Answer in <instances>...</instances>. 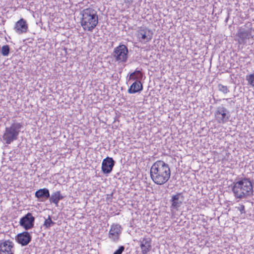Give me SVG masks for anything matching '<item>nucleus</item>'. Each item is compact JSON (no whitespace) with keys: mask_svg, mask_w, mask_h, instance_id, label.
Instances as JSON below:
<instances>
[{"mask_svg":"<svg viewBox=\"0 0 254 254\" xmlns=\"http://www.w3.org/2000/svg\"><path fill=\"white\" fill-rule=\"evenodd\" d=\"M150 174L152 180L155 184L162 185L165 184L170 178V168L169 165L163 161L158 160L151 166Z\"/></svg>","mask_w":254,"mask_h":254,"instance_id":"nucleus-1","label":"nucleus"},{"mask_svg":"<svg viewBox=\"0 0 254 254\" xmlns=\"http://www.w3.org/2000/svg\"><path fill=\"white\" fill-rule=\"evenodd\" d=\"M233 185L232 190L236 198H245L253 195V185L250 179L243 178Z\"/></svg>","mask_w":254,"mask_h":254,"instance_id":"nucleus-2","label":"nucleus"},{"mask_svg":"<svg viewBox=\"0 0 254 254\" xmlns=\"http://www.w3.org/2000/svg\"><path fill=\"white\" fill-rule=\"evenodd\" d=\"M81 25L84 30L92 31L98 23V16L96 10L87 8L81 11Z\"/></svg>","mask_w":254,"mask_h":254,"instance_id":"nucleus-3","label":"nucleus"},{"mask_svg":"<svg viewBox=\"0 0 254 254\" xmlns=\"http://www.w3.org/2000/svg\"><path fill=\"white\" fill-rule=\"evenodd\" d=\"M22 127V125L21 123L14 122L9 127H6L2 136V139L5 143L9 144L16 140Z\"/></svg>","mask_w":254,"mask_h":254,"instance_id":"nucleus-4","label":"nucleus"},{"mask_svg":"<svg viewBox=\"0 0 254 254\" xmlns=\"http://www.w3.org/2000/svg\"><path fill=\"white\" fill-rule=\"evenodd\" d=\"M128 50L127 47L123 44L115 48L113 53V57L115 62L120 63H125L128 59Z\"/></svg>","mask_w":254,"mask_h":254,"instance_id":"nucleus-5","label":"nucleus"},{"mask_svg":"<svg viewBox=\"0 0 254 254\" xmlns=\"http://www.w3.org/2000/svg\"><path fill=\"white\" fill-rule=\"evenodd\" d=\"M214 115L216 121L219 124H224L227 122L231 117L228 110L222 106H219L216 108Z\"/></svg>","mask_w":254,"mask_h":254,"instance_id":"nucleus-6","label":"nucleus"},{"mask_svg":"<svg viewBox=\"0 0 254 254\" xmlns=\"http://www.w3.org/2000/svg\"><path fill=\"white\" fill-rule=\"evenodd\" d=\"M34 221L35 217L32 216L31 213L29 212L21 218L19 224L25 230H28L33 228Z\"/></svg>","mask_w":254,"mask_h":254,"instance_id":"nucleus-7","label":"nucleus"},{"mask_svg":"<svg viewBox=\"0 0 254 254\" xmlns=\"http://www.w3.org/2000/svg\"><path fill=\"white\" fill-rule=\"evenodd\" d=\"M251 28L246 29L245 28H240L237 34L238 37V42L240 44H245L246 40L252 38Z\"/></svg>","mask_w":254,"mask_h":254,"instance_id":"nucleus-8","label":"nucleus"},{"mask_svg":"<svg viewBox=\"0 0 254 254\" xmlns=\"http://www.w3.org/2000/svg\"><path fill=\"white\" fill-rule=\"evenodd\" d=\"M153 36V32L145 27H141L137 31V37L140 41L147 42L150 41Z\"/></svg>","mask_w":254,"mask_h":254,"instance_id":"nucleus-9","label":"nucleus"},{"mask_svg":"<svg viewBox=\"0 0 254 254\" xmlns=\"http://www.w3.org/2000/svg\"><path fill=\"white\" fill-rule=\"evenodd\" d=\"M16 242L22 246L28 245L32 240V236L27 231L18 234L15 237Z\"/></svg>","mask_w":254,"mask_h":254,"instance_id":"nucleus-10","label":"nucleus"},{"mask_svg":"<svg viewBox=\"0 0 254 254\" xmlns=\"http://www.w3.org/2000/svg\"><path fill=\"white\" fill-rule=\"evenodd\" d=\"M115 162L114 159L109 157H107L103 159L102 163V171L104 174L110 173L114 166Z\"/></svg>","mask_w":254,"mask_h":254,"instance_id":"nucleus-11","label":"nucleus"},{"mask_svg":"<svg viewBox=\"0 0 254 254\" xmlns=\"http://www.w3.org/2000/svg\"><path fill=\"white\" fill-rule=\"evenodd\" d=\"M14 245L10 240H6L0 243V254H14Z\"/></svg>","mask_w":254,"mask_h":254,"instance_id":"nucleus-12","label":"nucleus"},{"mask_svg":"<svg viewBox=\"0 0 254 254\" xmlns=\"http://www.w3.org/2000/svg\"><path fill=\"white\" fill-rule=\"evenodd\" d=\"M184 200V196L182 193H177L172 196L171 202V208L174 209L178 210L182 205Z\"/></svg>","mask_w":254,"mask_h":254,"instance_id":"nucleus-13","label":"nucleus"},{"mask_svg":"<svg viewBox=\"0 0 254 254\" xmlns=\"http://www.w3.org/2000/svg\"><path fill=\"white\" fill-rule=\"evenodd\" d=\"M122 232V227L119 224L112 225L109 233V237L113 241H117L119 239L120 235Z\"/></svg>","mask_w":254,"mask_h":254,"instance_id":"nucleus-14","label":"nucleus"},{"mask_svg":"<svg viewBox=\"0 0 254 254\" xmlns=\"http://www.w3.org/2000/svg\"><path fill=\"white\" fill-rule=\"evenodd\" d=\"M14 30L19 34L26 33L28 30V24L26 21L23 18L16 22Z\"/></svg>","mask_w":254,"mask_h":254,"instance_id":"nucleus-15","label":"nucleus"},{"mask_svg":"<svg viewBox=\"0 0 254 254\" xmlns=\"http://www.w3.org/2000/svg\"><path fill=\"white\" fill-rule=\"evenodd\" d=\"M140 248L143 254H147L151 249V240L150 238H143L140 241Z\"/></svg>","mask_w":254,"mask_h":254,"instance_id":"nucleus-16","label":"nucleus"},{"mask_svg":"<svg viewBox=\"0 0 254 254\" xmlns=\"http://www.w3.org/2000/svg\"><path fill=\"white\" fill-rule=\"evenodd\" d=\"M36 197L43 201V199L50 197V192L48 189L44 188L37 190L35 193Z\"/></svg>","mask_w":254,"mask_h":254,"instance_id":"nucleus-17","label":"nucleus"},{"mask_svg":"<svg viewBox=\"0 0 254 254\" xmlns=\"http://www.w3.org/2000/svg\"><path fill=\"white\" fill-rule=\"evenodd\" d=\"M142 89L143 86L140 81H135L128 89V92L130 94H133L141 91Z\"/></svg>","mask_w":254,"mask_h":254,"instance_id":"nucleus-18","label":"nucleus"},{"mask_svg":"<svg viewBox=\"0 0 254 254\" xmlns=\"http://www.w3.org/2000/svg\"><path fill=\"white\" fill-rule=\"evenodd\" d=\"M64 196L62 195L60 191H57L53 193L51 196L50 195L49 200L51 203H53L57 206L60 200L64 198Z\"/></svg>","mask_w":254,"mask_h":254,"instance_id":"nucleus-19","label":"nucleus"},{"mask_svg":"<svg viewBox=\"0 0 254 254\" xmlns=\"http://www.w3.org/2000/svg\"><path fill=\"white\" fill-rule=\"evenodd\" d=\"M142 74L140 70H135L134 72L130 74L129 80L140 81L142 78Z\"/></svg>","mask_w":254,"mask_h":254,"instance_id":"nucleus-20","label":"nucleus"},{"mask_svg":"<svg viewBox=\"0 0 254 254\" xmlns=\"http://www.w3.org/2000/svg\"><path fill=\"white\" fill-rule=\"evenodd\" d=\"M55 224V223L52 221L50 216H49L48 218L45 220L43 226L46 228H49Z\"/></svg>","mask_w":254,"mask_h":254,"instance_id":"nucleus-21","label":"nucleus"},{"mask_svg":"<svg viewBox=\"0 0 254 254\" xmlns=\"http://www.w3.org/2000/svg\"><path fill=\"white\" fill-rule=\"evenodd\" d=\"M10 52V48L8 45H5L2 47L1 48V54L3 56H7Z\"/></svg>","mask_w":254,"mask_h":254,"instance_id":"nucleus-22","label":"nucleus"},{"mask_svg":"<svg viewBox=\"0 0 254 254\" xmlns=\"http://www.w3.org/2000/svg\"><path fill=\"white\" fill-rule=\"evenodd\" d=\"M218 88L219 91L220 92H222V93L224 94H227L229 92V90L227 86L223 85L221 84H219L218 85Z\"/></svg>","mask_w":254,"mask_h":254,"instance_id":"nucleus-23","label":"nucleus"},{"mask_svg":"<svg viewBox=\"0 0 254 254\" xmlns=\"http://www.w3.org/2000/svg\"><path fill=\"white\" fill-rule=\"evenodd\" d=\"M246 79L248 80L249 84L254 87V74H251L247 76Z\"/></svg>","mask_w":254,"mask_h":254,"instance_id":"nucleus-24","label":"nucleus"},{"mask_svg":"<svg viewBox=\"0 0 254 254\" xmlns=\"http://www.w3.org/2000/svg\"><path fill=\"white\" fill-rule=\"evenodd\" d=\"M125 250V247L123 246H120L119 249L116 251L113 254H122Z\"/></svg>","mask_w":254,"mask_h":254,"instance_id":"nucleus-25","label":"nucleus"},{"mask_svg":"<svg viewBox=\"0 0 254 254\" xmlns=\"http://www.w3.org/2000/svg\"><path fill=\"white\" fill-rule=\"evenodd\" d=\"M238 209L241 213H245V206L244 205H241L240 206L238 207Z\"/></svg>","mask_w":254,"mask_h":254,"instance_id":"nucleus-26","label":"nucleus"},{"mask_svg":"<svg viewBox=\"0 0 254 254\" xmlns=\"http://www.w3.org/2000/svg\"><path fill=\"white\" fill-rule=\"evenodd\" d=\"M224 100H226L228 101V102L231 105H234L235 104V101L231 100V99L227 98V99H224Z\"/></svg>","mask_w":254,"mask_h":254,"instance_id":"nucleus-27","label":"nucleus"},{"mask_svg":"<svg viewBox=\"0 0 254 254\" xmlns=\"http://www.w3.org/2000/svg\"><path fill=\"white\" fill-rule=\"evenodd\" d=\"M112 195H113V193H111V194H107V199H112Z\"/></svg>","mask_w":254,"mask_h":254,"instance_id":"nucleus-28","label":"nucleus"},{"mask_svg":"<svg viewBox=\"0 0 254 254\" xmlns=\"http://www.w3.org/2000/svg\"><path fill=\"white\" fill-rule=\"evenodd\" d=\"M229 13H228L227 17L225 19V22H227V21L229 19Z\"/></svg>","mask_w":254,"mask_h":254,"instance_id":"nucleus-29","label":"nucleus"}]
</instances>
